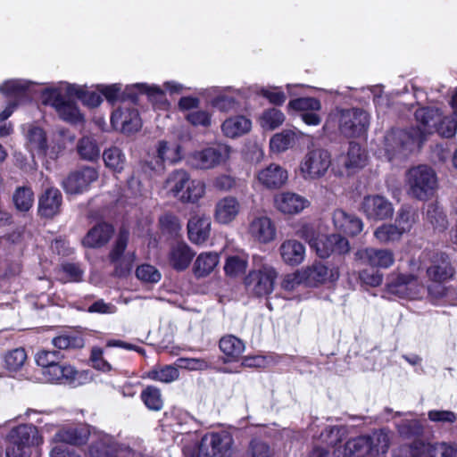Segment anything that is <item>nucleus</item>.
<instances>
[{
	"mask_svg": "<svg viewBox=\"0 0 457 457\" xmlns=\"http://www.w3.org/2000/svg\"><path fill=\"white\" fill-rule=\"evenodd\" d=\"M42 103L54 109L62 120L76 124L83 121L84 117L75 99L85 105L95 108L102 103L100 93L87 91L85 86L60 81L46 87L41 93Z\"/></svg>",
	"mask_w": 457,
	"mask_h": 457,
	"instance_id": "1",
	"label": "nucleus"
},
{
	"mask_svg": "<svg viewBox=\"0 0 457 457\" xmlns=\"http://www.w3.org/2000/svg\"><path fill=\"white\" fill-rule=\"evenodd\" d=\"M418 128L405 129H391L383 137L378 145V154L388 161L407 156L411 152L420 147L429 134L425 131L420 122Z\"/></svg>",
	"mask_w": 457,
	"mask_h": 457,
	"instance_id": "2",
	"label": "nucleus"
},
{
	"mask_svg": "<svg viewBox=\"0 0 457 457\" xmlns=\"http://www.w3.org/2000/svg\"><path fill=\"white\" fill-rule=\"evenodd\" d=\"M370 126V115L359 108H336L333 110L324 125L325 129L338 128L341 134L348 137L364 135Z\"/></svg>",
	"mask_w": 457,
	"mask_h": 457,
	"instance_id": "3",
	"label": "nucleus"
},
{
	"mask_svg": "<svg viewBox=\"0 0 457 457\" xmlns=\"http://www.w3.org/2000/svg\"><path fill=\"white\" fill-rule=\"evenodd\" d=\"M453 114L444 115L438 108L427 107L420 108L415 112V119L424 126L425 131L428 133L437 132L445 137H452L457 131V93L451 100Z\"/></svg>",
	"mask_w": 457,
	"mask_h": 457,
	"instance_id": "4",
	"label": "nucleus"
},
{
	"mask_svg": "<svg viewBox=\"0 0 457 457\" xmlns=\"http://www.w3.org/2000/svg\"><path fill=\"white\" fill-rule=\"evenodd\" d=\"M27 139L29 149L33 156L56 160L65 148L63 141L68 139L70 142H73L75 136L70 134L66 129H60L48 144L46 132L39 127L29 125Z\"/></svg>",
	"mask_w": 457,
	"mask_h": 457,
	"instance_id": "5",
	"label": "nucleus"
},
{
	"mask_svg": "<svg viewBox=\"0 0 457 457\" xmlns=\"http://www.w3.org/2000/svg\"><path fill=\"white\" fill-rule=\"evenodd\" d=\"M43 443L37 428L30 424L20 425L8 435L6 457H29L31 448Z\"/></svg>",
	"mask_w": 457,
	"mask_h": 457,
	"instance_id": "6",
	"label": "nucleus"
},
{
	"mask_svg": "<svg viewBox=\"0 0 457 457\" xmlns=\"http://www.w3.org/2000/svg\"><path fill=\"white\" fill-rule=\"evenodd\" d=\"M408 194L419 200H428L437 188V177L435 170L427 165L410 169L406 174Z\"/></svg>",
	"mask_w": 457,
	"mask_h": 457,
	"instance_id": "7",
	"label": "nucleus"
},
{
	"mask_svg": "<svg viewBox=\"0 0 457 457\" xmlns=\"http://www.w3.org/2000/svg\"><path fill=\"white\" fill-rule=\"evenodd\" d=\"M98 92L103 95L109 103L118 101L123 93L124 96L132 101H136L137 94H146L150 100H160L164 103V91L156 85L145 83H136L126 86L122 91V85L120 83L111 85H98Z\"/></svg>",
	"mask_w": 457,
	"mask_h": 457,
	"instance_id": "8",
	"label": "nucleus"
},
{
	"mask_svg": "<svg viewBox=\"0 0 457 457\" xmlns=\"http://www.w3.org/2000/svg\"><path fill=\"white\" fill-rule=\"evenodd\" d=\"M253 263L255 269L245 278L246 289L256 296H266L274 289L278 272L270 264L262 263V258L260 256H253Z\"/></svg>",
	"mask_w": 457,
	"mask_h": 457,
	"instance_id": "9",
	"label": "nucleus"
},
{
	"mask_svg": "<svg viewBox=\"0 0 457 457\" xmlns=\"http://www.w3.org/2000/svg\"><path fill=\"white\" fill-rule=\"evenodd\" d=\"M331 166V155L326 149L318 147L308 149L300 161L298 172L306 181L323 178Z\"/></svg>",
	"mask_w": 457,
	"mask_h": 457,
	"instance_id": "10",
	"label": "nucleus"
},
{
	"mask_svg": "<svg viewBox=\"0 0 457 457\" xmlns=\"http://www.w3.org/2000/svg\"><path fill=\"white\" fill-rule=\"evenodd\" d=\"M129 238V230L121 228L109 253L110 262L113 265L115 275L119 277L129 274L136 262V253L126 252Z\"/></svg>",
	"mask_w": 457,
	"mask_h": 457,
	"instance_id": "11",
	"label": "nucleus"
},
{
	"mask_svg": "<svg viewBox=\"0 0 457 457\" xmlns=\"http://www.w3.org/2000/svg\"><path fill=\"white\" fill-rule=\"evenodd\" d=\"M232 445L233 437L227 431L208 433L200 441L196 457L229 456Z\"/></svg>",
	"mask_w": 457,
	"mask_h": 457,
	"instance_id": "12",
	"label": "nucleus"
},
{
	"mask_svg": "<svg viewBox=\"0 0 457 457\" xmlns=\"http://www.w3.org/2000/svg\"><path fill=\"white\" fill-rule=\"evenodd\" d=\"M44 380L49 383H67L79 386L91 380L89 371H78L70 364H61L59 361L42 370Z\"/></svg>",
	"mask_w": 457,
	"mask_h": 457,
	"instance_id": "13",
	"label": "nucleus"
},
{
	"mask_svg": "<svg viewBox=\"0 0 457 457\" xmlns=\"http://www.w3.org/2000/svg\"><path fill=\"white\" fill-rule=\"evenodd\" d=\"M232 149L228 145H218L213 147L196 150L189 156V163L195 169L210 170L226 162Z\"/></svg>",
	"mask_w": 457,
	"mask_h": 457,
	"instance_id": "14",
	"label": "nucleus"
},
{
	"mask_svg": "<svg viewBox=\"0 0 457 457\" xmlns=\"http://www.w3.org/2000/svg\"><path fill=\"white\" fill-rule=\"evenodd\" d=\"M310 246L320 258H328L332 253L345 254L350 251L349 241L339 234L318 236L311 240Z\"/></svg>",
	"mask_w": 457,
	"mask_h": 457,
	"instance_id": "15",
	"label": "nucleus"
},
{
	"mask_svg": "<svg viewBox=\"0 0 457 457\" xmlns=\"http://www.w3.org/2000/svg\"><path fill=\"white\" fill-rule=\"evenodd\" d=\"M112 127L124 134L137 132L142 122L138 111L131 104H123L115 110L111 117Z\"/></svg>",
	"mask_w": 457,
	"mask_h": 457,
	"instance_id": "16",
	"label": "nucleus"
},
{
	"mask_svg": "<svg viewBox=\"0 0 457 457\" xmlns=\"http://www.w3.org/2000/svg\"><path fill=\"white\" fill-rule=\"evenodd\" d=\"M98 179V171L89 166L71 172L62 181L63 189L67 194H82L88 190L90 185Z\"/></svg>",
	"mask_w": 457,
	"mask_h": 457,
	"instance_id": "17",
	"label": "nucleus"
},
{
	"mask_svg": "<svg viewBox=\"0 0 457 457\" xmlns=\"http://www.w3.org/2000/svg\"><path fill=\"white\" fill-rule=\"evenodd\" d=\"M90 438L91 442L87 448L89 457H115L123 450L122 445L112 436L96 428Z\"/></svg>",
	"mask_w": 457,
	"mask_h": 457,
	"instance_id": "18",
	"label": "nucleus"
},
{
	"mask_svg": "<svg viewBox=\"0 0 457 457\" xmlns=\"http://www.w3.org/2000/svg\"><path fill=\"white\" fill-rule=\"evenodd\" d=\"M361 210L368 220H384L394 214L392 203L380 195H366L361 204Z\"/></svg>",
	"mask_w": 457,
	"mask_h": 457,
	"instance_id": "19",
	"label": "nucleus"
},
{
	"mask_svg": "<svg viewBox=\"0 0 457 457\" xmlns=\"http://www.w3.org/2000/svg\"><path fill=\"white\" fill-rule=\"evenodd\" d=\"M247 233L253 241L260 244H269L276 238L277 228L269 216L258 214L250 219Z\"/></svg>",
	"mask_w": 457,
	"mask_h": 457,
	"instance_id": "20",
	"label": "nucleus"
},
{
	"mask_svg": "<svg viewBox=\"0 0 457 457\" xmlns=\"http://www.w3.org/2000/svg\"><path fill=\"white\" fill-rule=\"evenodd\" d=\"M95 428L86 424L64 426L61 428L54 436L52 442L54 445H62V443L71 445H83L91 437Z\"/></svg>",
	"mask_w": 457,
	"mask_h": 457,
	"instance_id": "21",
	"label": "nucleus"
},
{
	"mask_svg": "<svg viewBox=\"0 0 457 457\" xmlns=\"http://www.w3.org/2000/svg\"><path fill=\"white\" fill-rule=\"evenodd\" d=\"M422 287L413 275L393 274L387 283V291L401 298L414 299L420 294Z\"/></svg>",
	"mask_w": 457,
	"mask_h": 457,
	"instance_id": "22",
	"label": "nucleus"
},
{
	"mask_svg": "<svg viewBox=\"0 0 457 457\" xmlns=\"http://www.w3.org/2000/svg\"><path fill=\"white\" fill-rule=\"evenodd\" d=\"M355 260L373 268L388 269L395 263V253L386 248L366 247L359 249Z\"/></svg>",
	"mask_w": 457,
	"mask_h": 457,
	"instance_id": "23",
	"label": "nucleus"
},
{
	"mask_svg": "<svg viewBox=\"0 0 457 457\" xmlns=\"http://www.w3.org/2000/svg\"><path fill=\"white\" fill-rule=\"evenodd\" d=\"M275 209L286 215H295L310 205L309 200L295 192L284 191L274 196Z\"/></svg>",
	"mask_w": 457,
	"mask_h": 457,
	"instance_id": "24",
	"label": "nucleus"
},
{
	"mask_svg": "<svg viewBox=\"0 0 457 457\" xmlns=\"http://www.w3.org/2000/svg\"><path fill=\"white\" fill-rule=\"evenodd\" d=\"M257 182L267 189H278L283 187L288 179V173L282 166L271 163L256 172Z\"/></svg>",
	"mask_w": 457,
	"mask_h": 457,
	"instance_id": "25",
	"label": "nucleus"
},
{
	"mask_svg": "<svg viewBox=\"0 0 457 457\" xmlns=\"http://www.w3.org/2000/svg\"><path fill=\"white\" fill-rule=\"evenodd\" d=\"M332 221L337 231L352 237L360 234L364 226L362 220L358 216L349 213L343 209H337L333 212Z\"/></svg>",
	"mask_w": 457,
	"mask_h": 457,
	"instance_id": "26",
	"label": "nucleus"
},
{
	"mask_svg": "<svg viewBox=\"0 0 457 457\" xmlns=\"http://www.w3.org/2000/svg\"><path fill=\"white\" fill-rule=\"evenodd\" d=\"M241 212V204L237 197L227 195L215 204L214 219L222 225L232 223Z\"/></svg>",
	"mask_w": 457,
	"mask_h": 457,
	"instance_id": "27",
	"label": "nucleus"
},
{
	"mask_svg": "<svg viewBox=\"0 0 457 457\" xmlns=\"http://www.w3.org/2000/svg\"><path fill=\"white\" fill-rule=\"evenodd\" d=\"M302 270L305 283L311 287H316L327 281H335L339 277L337 270H328L321 262H314L312 265Z\"/></svg>",
	"mask_w": 457,
	"mask_h": 457,
	"instance_id": "28",
	"label": "nucleus"
},
{
	"mask_svg": "<svg viewBox=\"0 0 457 457\" xmlns=\"http://www.w3.org/2000/svg\"><path fill=\"white\" fill-rule=\"evenodd\" d=\"M367 436H361L348 440L334 449L333 457H366L370 455Z\"/></svg>",
	"mask_w": 457,
	"mask_h": 457,
	"instance_id": "29",
	"label": "nucleus"
},
{
	"mask_svg": "<svg viewBox=\"0 0 457 457\" xmlns=\"http://www.w3.org/2000/svg\"><path fill=\"white\" fill-rule=\"evenodd\" d=\"M428 278L435 282H445L454 276L455 270L448 256L445 253L436 254L430 267L427 270Z\"/></svg>",
	"mask_w": 457,
	"mask_h": 457,
	"instance_id": "30",
	"label": "nucleus"
},
{
	"mask_svg": "<svg viewBox=\"0 0 457 457\" xmlns=\"http://www.w3.org/2000/svg\"><path fill=\"white\" fill-rule=\"evenodd\" d=\"M194 256L195 253L188 245L185 242H176L170 246L168 262L176 270H184L189 266Z\"/></svg>",
	"mask_w": 457,
	"mask_h": 457,
	"instance_id": "31",
	"label": "nucleus"
},
{
	"mask_svg": "<svg viewBox=\"0 0 457 457\" xmlns=\"http://www.w3.org/2000/svg\"><path fill=\"white\" fill-rule=\"evenodd\" d=\"M278 251L282 261L289 266H297L305 258V246L296 239L284 240Z\"/></svg>",
	"mask_w": 457,
	"mask_h": 457,
	"instance_id": "32",
	"label": "nucleus"
},
{
	"mask_svg": "<svg viewBox=\"0 0 457 457\" xmlns=\"http://www.w3.org/2000/svg\"><path fill=\"white\" fill-rule=\"evenodd\" d=\"M211 219L205 215H195L187 223L188 237L192 243L204 244L211 232Z\"/></svg>",
	"mask_w": 457,
	"mask_h": 457,
	"instance_id": "33",
	"label": "nucleus"
},
{
	"mask_svg": "<svg viewBox=\"0 0 457 457\" xmlns=\"http://www.w3.org/2000/svg\"><path fill=\"white\" fill-rule=\"evenodd\" d=\"M113 228L108 223H98L88 230L82 240L85 247L99 248L106 245L113 234Z\"/></svg>",
	"mask_w": 457,
	"mask_h": 457,
	"instance_id": "34",
	"label": "nucleus"
},
{
	"mask_svg": "<svg viewBox=\"0 0 457 457\" xmlns=\"http://www.w3.org/2000/svg\"><path fill=\"white\" fill-rule=\"evenodd\" d=\"M189 177L190 175L181 169L169 174L163 186L166 195L179 201L187 188Z\"/></svg>",
	"mask_w": 457,
	"mask_h": 457,
	"instance_id": "35",
	"label": "nucleus"
},
{
	"mask_svg": "<svg viewBox=\"0 0 457 457\" xmlns=\"http://www.w3.org/2000/svg\"><path fill=\"white\" fill-rule=\"evenodd\" d=\"M252 129V121L244 115H236L226 119L221 124L223 135L229 138H237L248 133Z\"/></svg>",
	"mask_w": 457,
	"mask_h": 457,
	"instance_id": "36",
	"label": "nucleus"
},
{
	"mask_svg": "<svg viewBox=\"0 0 457 457\" xmlns=\"http://www.w3.org/2000/svg\"><path fill=\"white\" fill-rule=\"evenodd\" d=\"M62 195L57 188L50 187L39 199V212L45 217H53L60 209Z\"/></svg>",
	"mask_w": 457,
	"mask_h": 457,
	"instance_id": "37",
	"label": "nucleus"
},
{
	"mask_svg": "<svg viewBox=\"0 0 457 457\" xmlns=\"http://www.w3.org/2000/svg\"><path fill=\"white\" fill-rule=\"evenodd\" d=\"M220 262V255L215 252H204L200 253L193 267L196 278H204L210 275Z\"/></svg>",
	"mask_w": 457,
	"mask_h": 457,
	"instance_id": "38",
	"label": "nucleus"
},
{
	"mask_svg": "<svg viewBox=\"0 0 457 457\" xmlns=\"http://www.w3.org/2000/svg\"><path fill=\"white\" fill-rule=\"evenodd\" d=\"M156 153L162 162L176 163L183 157L182 147L175 141H159L156 145Z\"/></svg>",
	"mask_w": 457,
	"mask_h": 457,
	"instance_id": "39",
	"label": "nucleus"
},
{
	"mask_svg": "<svg viewBox=\"0 0 457 457\" xmlns=\"http://www.w3.org/2000/svg\"><path fill=\"white\" fill-rule=\"evenodd\" d=\"M220 349L226 356V361H237L245 351V344L235 336L228 335L220 340Z\"/></svg>",
	"mask_w": 457,
	"mask_h": 457,
	"instance_id": "40",
	"label": "nucleus"
},
{
	"mask_svg": "<svg viewBox=\"0 0 457 457\" xmlns=\"http://www.w3.org/2000/svg\"><path fill=\"white\" fill-rule=\"evenodd\" d=\"M248 265V254L243 251H237L229 254L225 262V273L230 277H237L245 273Z\"/></svg>",
	"mask_w": 457,
	"mask_h": 457,
	"instance_id": "41",
	"label": "nucleus"
},
{
	"mask_svg": "<svg viewBox=\"0 0 457 457\" xmlns=\"http://www.w3.org/2000/svg\"><path fill=\"white\" fill-rule=\"evenodd\" d=\"M296 141L295 133L290 129H285L273 135L270 140V148L273 153H283L294 146Z\"/></svg>",
	"mask_w": 457,
	"mask_h": 457,
	"instance_id": "42",
	"label": "nucleus"
},
{
	"mask_svg": "<svg viewBox=\"0 0 457 457\" xmlns=\"http://www.w3.org/2000/svg\"><path fill=\"white\" fill-rule=\"evenodd\" d=\"M77 152L85 161L93 162L100 156V147L96 140L89 136L81 137L77 144Z\"/></svg>",
	"mask_w": 457,
	"mask_h": 457,
	"instance_id": "43",
	"label": "nucleus"
},
{
	"mask_svg": "<svg viewBox=\"0 0 457 457\" xmlns=\"http://www.w3.org/2000/svg\"><path fill=\"white\" fill-rule=\"evenodd\" d=\"M285 114L277 108L264 110L258 119L260 126L265 130H274L285 121Z\"/></svg>",
	"mask_w": 457,
	"mask_h": 457,
	"instance_id": "44",
	"label": "nucleus"
},
{
	"mask_svg": "<svg viewBox=\"0 0 457 457\" xmlns=\"http://www.w3.org/2000/svg\"><path fill=\"white\" fill-rule=\"evenodd\" d=\"M370 448V456L385 454L389 448V435L383 431H374L371 435L366 436Z\"/></svg>",
	"mask_w": 457,
	"mask_h": 457,
	"instance_id": "45",
	"label": "nucleus"
},
{
	"mask_svg": "<svg viewBox=\"0 0 457 457\" xmlns=\"http://www.w3.org/2000/svg\"><path fill=\"white\" fill-rule=\"evenodd\" d=\"M403 233L395 224L385 223L374 230L375 238L381 244H391L400 241Z\"/></svg>",
	"mask_w": 457,
	"mask_h": 457,
	"instance_id": "46",
	"label": "nucleus"
},
{
	"mask_svg": "<svg viewBox=\"0 0 457 457\" xmlns=\"http://www.w3.org/2000/svg\"><path fill=\"white\" fill-rule=\"evenodd\" d=\"M179 372L177 366L165 365L152 369L147 372V378L162 383H171L179 378Z\"/></svg>",
	"mask_w": 457,
	"mask_h": 457,
	"instance_id": "47",
	"label": "nucleus"
},
{
	"mask_svg": "<svg viewBox=\"0 0 457 457\" xmlns=\"http://www.w3.org/2000/svg\"><path fill=\"white\" fill-rule=\"evenodd\" d=\"M205 194V184L200 179H192L189 177L187 188L179 202L195 204L199 201Z\"/></svg>",
	"mask_w": 457,
	"mask_h": 457,
	"instance_id": "48",
	"label": "nucleus"
},
{
	"mask_svg": "<svg viewBox=\"0 0 457 457\" xmlns=\"http://www.w3.org/2000/svg\"><path fill=\"white\" fill-rule=\"evenodd\" d=\"M103 159L107 168L120 172L126 162L125 154L117 146H112L103 153Z\"/></svg>",
	"mask_w": 457,
	"mask_h": 457,
	"instance_id": "49",
	"label": "nucleus"
},
{
	"mask_svg": "<svg viewBox=\"0 0 457 457\" xmlns=\"http://www.w3.org/2000/svg\"><path fill=\"white\" fill-rule=\"evenodd\" d=\"M27 361L26 351L21 348H15L8 351L4 356V367L11 372L20 370Z\"/></svg>",
	"mask_w": 457,
	"mask_h": 457,
	"instance_id": "50",
	"label": "nucleus"
},
{
	"mask_svg": "<svg viewBox=\"0 0 457 457\" xmlns=\"http://www.w3.org/2000/svg\"><path fill=\"white\" fill-rule=\"evenodd\" d=\"M417 212L411 207L403 206L397 212L395 226L404 234L409 232L417 221Z\"/></svg>",
	"mask_w": 457,
	"mask_h": 457,
	"instance_id": "51",
	"label": "nucleus"
},
{
	"mask_svg": "<svg viewBox=\"0 0 457 457\" xmlns=\"http://www.w3.org/2000/svg\"><path fill=\"white\" fill-rule=\"evenodd\" d=\"M34 85V82L22 79H12L0 85V93L5 96H18Z\"/></svg>",
	"mask_w": 457,
	"mask_h": 457,
	"instance_id": "52",
	"label": "nucleus"
},
{
	"mask_svg": "<svg viewBox=\"0 0 457 457\" xmlns=\"http://www.w3.org/2000/svg\"><path fill=\"white\" fill-rule=\"evenodd\" d=\"M347 169L361 168L365 164L366 156L359 144L350 143L347 154L343 157Z\"/></svg>",
	"mask_w": 457,
	"mask_h": 457,
	"instance_id": "53",
	"label": "nucleus"
},
{
	"mask_svg": "<svg viewBox=\"0 0 457 457\" xmlns=\"http://www.w3.org/2000/svg\"><path fill=\"white\" fill-rule=\"evenodd\" d=\"M185 119L189 124L196 128L207 129L212 123V114L207 110L199 108L187 112Z\"/></svg>",
	"mask_w": 457,
	"mask_h": 457,
	"instance_id": "54",
	"label": "nucleus"
},
{
	"mask_svg": "<svg viewBox=\"0 0 457 457\" xmlns=\"http://www.w3.org/2000/svg\"><path fill=\"white\" fill-rule=\"evenodd\" d=\"M52 343L54 347L62 350L84 346L83 337L73 333L59 335L53 338Z\"/></svg>",
	"mask_w": 457,
	"mask_h": 457,
	"instance_id": "55",
	"label": "nucleus"
},
{
	"mask_svg": "<svg viewBox=\"0 0 457 457\" xmlns=\"http://www.w3.org/2000/svg\"><path fill=\"white\" fill-rule=\"evenodd\" d=\"M345 428L343 427L338 426H331L327 427L321 433L319 437V440L322 444H326L327 445H330L332 447H338V443H340L345 436Z\"/></svg>",
	"mask_w": 457,
	"mask_h": 457,
	"instance_id": "56",
	"label": "nucleus"
},
{
	"mask_svg": "<svg viewBox=\"0 0 457 457\" xmlns=\"http://www.w3.org/2000/svg\"><path fill=\"white\" fill-rule=\"evenodd\" d=\"M13 202L16 208L21 212L30 209L34 202V195L29 187H19L13 195Z\"/></svg>",
	"mask_w": 457,
	"mask_h": 457,
	"instance_id": "57",
	"label": "nucleus"
},
{
	"mask_svg": "<svg viewBox=\"0 0 457 457\" xmlns=\"http://www.w3.org/2000/svg\"><path fill=\"white\" fill-rule=\"evenodd\" d=\"M141 398L145 406L152 411H160L162 408L161 392L154 386H147L141 394Z\"/></svg>",
	"mask_w": 457,
	"mask_h": 457,
	"instance_id": "58",
	"label": "nucleus"
},
{
	"mask_svg": "<svg viewBox=\"0 0 457 457\" xmlns=\"http://www.w3.org/2000/svg\"><path fill=\"white\" fill-rule=\"evenodd\" d=\"M175 365L178 370L183 369L191 371H202L210 368V361L204 358L181 357L177 359Z\"/></svg>",
	"mask_w": 457,
	"mask_h": 457,
	"instance_id": "59",
	"label": "nucleus"
},
{
	"mask_svg": "<svg viewBox=\"0 0 457 457\" xmlns=\"http://www.w3.org/2000/svg\"><path fill=\"white\" fill-rule=\"evenodd\" d=\"M288 107L295 111L305 112L311 111H320L321 108V104L320 100L314 97H300L291 100L288 103Z\"/></svg>",
	"mask_w": 457,
	"mask_h": 457,
	"instance_id": "60",
	"label": "nucleus"
},
{
	"mask_svg": "<svg viewBox=\"0 0 457 457\" xmlns=\"http://www.w3.org/2000/svg\"><path fill=\"white\" fill-rule=\"evenodd\" d=\"M399 434L405 438L420 436L423 433V426L418 420H403L397 425Z\"/></svg>",
	"mask_w": 457,
	"mask_h": 457,
	"instance_id": "61",
	"label": "nucleus"
},
{
	"mask_svg": "<svg viewBox=\"0 0 457 457\" xmlns=\"http://www.w3.org/2000/svg\"><path fill=\"white\" fill-rule=\"evenodd\" d=\"M137 278L145 283H157L160 281L161 272L153 265L142 264L136 270Z\"/></svg>",
	"mask_w": 457,
	"mask_h": 457,
	"instance_id": "62",
	"label": "nucleus"
},
{
	"mask_svg": "<svg viewBox=\"0 0 457 457\" xmlns=\"http://www.w3.org/2000/svg\"><path fill=\"white\" fill-rule=\"evenodd\" d=\"M426 218L436 228L444 229L446 227V216L436 204H429L428 206Z\"/></svg>",
	"mask_w": 457,
	"mask_h": 457,
	"instance_id": "63",
	"label": "nucleus"
},
{
	"mask_svg": "<svg viewBox=\"0 0 457 457\" xmlns=\"http://www.w3.org/2000/svg\"><path fill=\"white\" fill-rule=\"evenodd\" d=\"M62 356L56 351L40 350L35 356L36 362L38 366L46 370L52 364L59 361Z\"/></svg>",
	"mask_w": 457,
	"mask_h": 457,
	"instance_id": "64",
	"label": "nucleus"
}]
</instances>
